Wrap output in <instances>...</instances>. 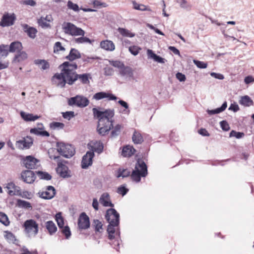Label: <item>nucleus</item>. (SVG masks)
I'll list each match as a JSON object with an SVG mask.
<instances>
[{
    "instance_id": "39",
    "label": "nucleus",
    "mask_w": 254,
    "mask_h": 254,
    "mask_svg": "<svg viewBox=\"0 0 254 254\" xmlns=\"http://www.w3.org/2000/svg\"><path fill=\"white\" fill-rule=\"evenodd\" d=\"M89 74L87 73L77 74V80L78 79L83 84H87L89 82Z\"/></svg>"
},
{
    "instance_id": "12",
    "label": "nucleus",
    "mask_w": 254,
    "mask_h": 254,
    "mask_svg": "<svg viewBox=\"0 0 254 254\" xmlns=\"http://www.w3.org/2000/svg\"><path fill=\"white\" fill-rule=\"evenodd\" d=\"M94 156L93 150L88 151L83 156L81 161V167L86 169L92 164V159Z\"/></svg>"
},
{
    "instance_id": "25",
    "label": "nucleus",
    "mask_w": 254,
    "mask_h": 254,
    "mask_svg": "<svg viewBox=\"0 0 254 254\" xmlns=\"http://www.w3.org/2000/svg\"><path fill=\"white\" fill-rule=\"evenodd\" d=\"M9 52L10 53L17 52L22 51L23 47L21 42L18 41H15L12 42L9 47Z\"/></svg>"
},
{
    "instance_id": "46",
    "label": "nucleus",
    "mask_w": 254,
    "mask_h": 254,
    "mask_svg": "<svg viewBox=\"0 0 254 254\" xmlns=\"http://www.w3.org/2000/svg\"><path fill=\"white\" fill-rule=\"evenodd\" d=\"M109 63L115 67L118 68L119 70L122 69V68L125 65V64L120 61H109Z\"/></svg>"
},
{
    "instance_id": "40",
    "label": "nucleus",
    "mask_w": 254,
    "mask_h": 254,
    "mask_svg": "<svg viewBox=\"0 0 254 254\" xmlns=\"http://www.w3.org/2000/svg\"><path fill=\"white\" fill-rule=\"evenodd\" d=\"M0 222L6 226L9 225L10 223L7 216L2 212H0Z\"/></svg>"
},
{
    "instance_id": "7",
    "label": "nucleus",
    "mask_w": 254,
    "mask_h": 254,
    "mask_svg": "<svg viewBox=\"0 0 254 254\" xmlns=\"http://www.w3.org/2000/svg\"><path fill=\"white\" fill-rule=\"evenodd\" d=\"M68 105L70 106H76L79 108H84L89 104V100L82 95H76L68 99Z\"/></svg>"
},
{
    "instance_id": "59",
    "label": "nucleus",
    "mask_w": 254,
    "mask_h": 254,
    "mask_svg": "<svg viewBox=\"0 0 254 254\" xmlns=\"http://www.w3.org/2000/svg\"><path fill=\"white\" fill-rule=\"evenodd\" d=\"M104 74L106 76L112 75L114 72V70L113 68L111 67H106L104 68Z\"/></svg>"
},
{
    "instance_id": "57",
    "label": "nucleus",
    "mask_w": 254,
    "mask_h": 254,
    "mask_svg": "<svg viewBox=\"0 0 254 254\" xmlns=\"http://www.w3.org/2000/svg\"><path fill=\"white\" fill-rule=\"evenodd\" d=\"M220 125L222 130L224 131H228L230 128L229 124L226 121H222L220 122Z\"/></svg>"
},
{
    "instance_id": "32",
    "label": "nucleus",
    "mask_w": 254,
    "mask_h": 254,
    "mask_svg": "<svg viewBox=\"0 0 254 254\" xmlns=\"http://www.w3.org/2000/svg\"><path fill=\"white\" fill-rule=\"evenodd\" d=\"M239 103L245 106L249 107L253 105L254 102L249 96L246 95L241 98Z\"/></svg>"
},
{
    "instance_id": "13",
    "label": "nucleus",
    "mask_w": 254,
    "mask_h": 254,
    "mask_svg": "<svg viewBox=\"0 0 254 254\" xmlns=\"http://www.w3.org/2000/svg\"><path fill=\"white\" fill-rule=\"evenodd\" d=\"M35 174L31 170L23 171L21 173V178L26 183L32 184L36 179Z\"/></svg>"
},
{
    "instance_id": "34",
    "label": "nucleus",
    "mask_w": 254,
    "mask_h": 254,
    "mask_svg": "<svg viewBox=\"0 0 254 254\" xmlns=\"http://www.w3.org/2000/svg\"><path fill=\"white\" fill-rule=\"evenodd\" d=\"M133 7L134 9L140 11H149L151 10L148 6L137 3L135 1H132Z\"/></svg>"
},
{
    "instance_id": "61",
    "label": "nucleus",
    "mask_w": 254,
    "mask_h": 254,
    "mask_svg": "<svg viewBox=\"0 0 254 254\" xmlns=\"http://www.w3.org/2000/svg\"><path fill=\"white\" fill-rule=\"evenodd\" d=\"M176 76V78L181 82L185 81L186 79L185 75L181 72L177 73Z\"/></svg>"
},
{
    "instance_id": "33",
    "label": "nucleus",
    "mask_w": 254,
    "mask_h": 254,
    "mask_svg": "<svg viewBox=\"0 0 254 254\" xmlns=\"http://www.w3.org/2000/svg\"><path fill=\"white\" fill-rule=\"evenodd\" d=\"M118 31L121 35L124 37L131 38L135 36L134 33L131 32L129 30L126 28L119 27L118 29Z\"/></svg>"
},
{
    "instance_id": "35",
    "label": "nucleus",
    "mask_w": 254,
    "mask_h": 254,
    "mask_svg": "<svg viewBox=\"0 0 254 254\" xmlns=\"http://www.w3.org/2000/svg\"><path fill=\"white\" fill-rule=\"evenodd\" d=\"M132 139L133 142L135 144H140L143 141V139L141 134L135 130L133 133Z\"/></svg>"
},
{
    "instance_id": "52",
    "label": "nucleus",
    "mask_w": 254,
    "mask_h": 254,
    "mask_svg": "<svg viewBox=\"0 0 254 254\" xmlns=\"http://www.w3.org/2000/svg\"><path fill=\"white\" fill-rule=\"evenodd\" d=\"M245 134L242 132H237L235 130H232L229 134V136L231 137H235L237 139H240L244 137Z\"/></svg>"
},
{
    "instance_id": "60",
    "label": "nucleus",
    "mask_w": 254,
    "mask_h": 254,
    "mask_svg": "<svg viewBox=\"0 0 254 254\" xmlns=\"http://www.w3.org/2000/svg\"><path fill=\"white\" fill-rule=\"evenodd\" d=\"M118 103L122 107L125 108V110H124V112L125 113H127L128 114L129 113V111L126 110L127 109H128V105L126 102L122 100H120L118 101Z\"/></svg>"
},
{
    "instance_id": "18",
    "label": "nucleus",
    "mask_w": 254,
    "mask_h": 254,
    "mask_svg": "<svg viewBox=\"0 0 254 254\" xmlns=\"http://www.w3.org/2000/svg\"><path fill=\"white\" fill-rule=\"evenodd\" d=\"M21 27L23 31L27 34L29 38L32 39L35 38L38 32L37 30L35 28L31 27L27 24H22Z\"/></svg>"
},
{
    "instance_id": "27",
    "label": "nucleus",
    "mask_w": 254,
    "mask_h": 254,
    "mask_svg": "<svg viewBox=\"0 0 254 254\" xmlns=\"http://www.w3.org/2000/svg\"><path fill=\"white\" fill-rule=\"evenodd\" d=\"M100 47L101 48L109 51H113L115 49L114 43L112 41L105 40L100 43Z\"/></svg>"
},
{
    "instance_id": "53",
    "label": "nucleus",
    "mask_w": 254,
    "mask_h": 254,
    "mask_svg": "<svg viewBox=\"0 0 254 254\" xmlns=\"http://www.w3.org/2000/svg\"><path fill=\"white\" fill-rule=\"evenodd\" d=\"M93 225L95 227V231L100 232L103 226L102 222L99 220L95 219L93 221Z\"/></svg>"
},
{
    "instance_id": "42",
    "label": "nucleus",
    "mask_w": 254,
    "mask_h": 254,
    "mask_svg": "<svg viewBox=\"0 0 254 254\" xmlns=\"http://www.w3.org/2000/svg\"><path fill=\"white\" fill-rule=\"evenodd\" d=\"M65 49L62 45L60 42H57L55 43L54 46V53H59L60 51H64Z\"/></svg>"
},
{
    "instance_id": "31",
    "label": "nucleus",
    "mask_w": 254,
    "mask_h": 254,
    "mask_svg": "<svg viewBox=\"0 0 254 254\" xmlns=\"http://www.w3.org/2000/svg\"><path fill=\"white\" fill-rule=\"evenodd\" d=\"M227 107V102L225 101L220 108H218L214 110H207V112L210 115L219 114L224 111L226 109Z\"/></svg>"
},
{
    "instance_id": "17",
    "label": "nucleus",
    "mask_w": 254,
    "mask_h": 254,
    "mask_svg": "<svg viewBox=\"0 0 254 254\" xmlns=\"http://www.w3.org/2000/svg\"><path fill=\"white\" fill-rule=\"evenodd\" d=\"M118 215V221L120 223V214L114 208L108 209L105 214V218L108 223L111 222L112 221H116L117 217Z\"/></svg>"
},
{
    "instance_id": "2",
    "label": "nucleus",
    "mask_w": 254,
    "mask_h": 254,
    "mask_svg": "<svg viewBox=\"0 0 254 254\" xmlns=\"http://www.w3.org/2000/svg\"><path fill=\"white\" fill-rule=\"evenodd\" d=\"M60 67H63L61 72L57 73L53 76V78L61 80L58 83V86L62 88L64 87L66 83L69 85H72L77 80V73L75 71L77 69V64L64 62L60 65Z\"/></svg>"
},
{
    "instance_id": "14",
    "label": "nucleus",
    "mask_w": 254,
    "mask_h": 254,
    "mask_svg": "<svg viewBox=\"0 0 254 254\" xmlns=\"http://www.w3.org/2000/svg\"><path fill=\"white\" fill-rule=\"evenodd\" d=\"M118 74L125 79H130L133 77V70L131 67L125 65L119 70Z\"/></svg>"
},
{
    "instance_id": "19",
    "label": "nucleus",
    "mask_w": 254,
    "mask_h": 254,
    "mask_svg": "<svg viewBox=\"0 0 254 254\" xmlns=\"http://www.w3.org/2000/svg\"><path fill=\"white\" fill-rule=\"evenodd\" d=\"M33 144L32 139L30 137H27V138H23L16 141V145L19 149L29 148Z\"/></svg>"
},
{
    "instance_id": "44",
    "label": "nucleus",
    "mask_w": 254,
    "mask_h": 254,
    "mask_svg": "<svg viewBox=\"0 0 254 254\" xmlns=\"http://www.w3.org/2000/svg\"><path fill=\"white\" fill-rule=\"evenodd\" d=\"M74 41L76 43L78 44H82L85 43H91V40L87 37H84V36L77 38H75Z\"/></svg>"
},
{
    "instance_id": "51",
    "label": "nucleus",
    "mask_w": 254,
    "mask_h": 254,
    "mask_svg": "<svg viewBox=\"0 0 254 254\" xmlns=\"http://www.w3.org/2000/svg\"><path fill=\"white\" fill-rule=\"evenodd\" d=\"M141 49L137 46H132L128 48L129 52L133 56H136Z\"/></svg>"
},
{
    "instance_id": "26",
    "label": "nucleus",
    "mask_w": 254,
    "mask_h": 254,
    "mask_svg": "<svg viewBox=\"0 0 254 254\" xmlns=\"http://www.w3.org/2000/svg\"><path fill=\"white\" fill-rule=\"evenodd\" d=\"M80 57L81 54L80 52L77 49L71 48L68 55L66 56L65 59L71 62Z\"/></svg>"
},
{
    "instance_id": "10",
    "label": "nucleus",
    "mask_w": 254,
    "mask_h": 254,
    "mask_svg": "<svg viewBox=\"0 0 254 254\" xmlns=\"http://www.w3.org/2000/svg\"><path fill=\"white\" fill-rule=\"evenodd\" d=\"M24 166L28 169H35L38 166L39 160L32 156H27L22 160Z\"/></svg>"
},
{
    "instance_id": "63",
    "label": "nucleus",
    "mask_w": 254,
    "mask_h": 254,
    "mask_svg": "<svg viewBox=\"0 0 254 254\" xmlns=\"http://www.w3.org/2000/svg\"><path fill=\"white\" fill-rule=\"evenodd\" d=\"M228 110L233 111L234 112H236L239 110V107L237 104H231L230 106L229 107Z\"/></svg>"
},
{
    "instance_id": "21",
    "label": "nucleus",
    "mask_w": 254,
    "mask_h": 254,
    "mask_svg": "<svg viewBox=\"0 0 254 254\" xmlns=\"http://www.w3.org/2000/svg\"><path fill=\"white\" fill-rule=\"evenodd\" d=\"M147 55L148 59L153 60L155 62L158 63L164 64L167 60L157 55L154 52L150 49L147 50Z\"/></svg>"
},
{
    "instance_id": "54",
    "label": "nucleus",
    "mask_w": 254,
    "mask_h": 254,
    "mask_svg": "<svg viewBox=\"0 0 254 254\" xmlns=\"http://www.w3.org/2000/svg\"><path fill=\"white\" fill-rule=\"evenodd\" d=\"M5 239L9 242L14 243L16 241L14 235L11 232H5V235L4 236Z\"/></svg>"
},
{
    "instance_id": "5",
    "label": "nucleus",
    "mask_w": 254,
    "mask_h": 254,
    "mask_svg": "<svg viewBox=\"0 0 254 254\" xmlns=\"http://www.w3.org/2000/svg\"><path fill=\"white\" fill-rule=\"evenodd\" d=\"M62 29L65 34L72 36H83L85 33L82 29L71 22H64L62 25Z\"/></svg>"
},
{
    "instance_id": "43",
    "label": "nucleus",
    "mask_w": 254,
    "mask_h": 254,
    "mask_svg": "<svg viewBox=\"0 0 254 254\" xmlns=\"http://www.w3.org/2000/svg\"><path fill=\"white\" fill-rule=\"evenodd\" d=\"M103 145L102 142H96V143L95 144V146L92 147V150H93V152H96L99 154L103 151Z\"/></svg>"
},
{
    "instance_id": "30",
    "label": "nucleus",
    "mask_w": 254,
    "mask_h": 254,
    "mask_svg": "<svg viewBox=\"0 0 254 254\" xmlns=\"http://www.w3.org/2000/svg\"><path fill=\"white\" fill-rule=\"evenodd\" d=\"M21 118L26 122L34 121L39 118L37 115H33L32 114H28L23 111L20 112Z\"/></svg>"
},
{
    "instance_id": "15",
    "label": "nucleus",
    "mask_w": 254,
    "mask_h": 254,
    "mask_svg": "<svg viewBox=\"0 0 254 254\" xmlns=\"http://www.w3.org/2000/svg\"><path fill=\"white\" fill-rule=\"evenodd\" d=\"M16 19L14 14L9 15L8 13L4 14L0 22V25L2 27L9 26L14 24Z\"/></svg>"
},
{
    "instance_id": "1",
    "label": "nucleus",
    "mask_w": 254,
    "mask_h": 254,
    "mask_svg": "<svg viewBox=\"0 0 254 254\" xmlns=\"http://www.w3.org/2000/svg\"><path fill=\"white\" fill-rule=\"evenodd\" d=\"M94 117L98 120L97 125V131L102 136L108 133L112 128L111 132L112 137H116L121 132V125L118 124L113 127L114 120L113 119L115 115L114 109H106L103 111L99 110L96 108L92 109Z\"/></svg>"
},
{
    "instance_id": "47",
    "label": "nucleus",
    "mask_w": 254,
    "mask_h": 254,
    "mask_svg": "<svg viewBox=\"0 0 254 254\" xmlns=\"http://www.w3.org/2000/svg\"><path fill=\"white\" fill-rule=\"evenodd\" d=\"M67 6L68 9H71L75 12H77L80 9L77 4L73 3L70 0L67 1Z\"/></svg>"
},
{
    "instance_id": "37",
    "label": "nucleus",
    "mask_w": 254,
    "mask_h": 254,
    "mask_svg": "<svg viewBox=\"0 0 254 254\" xmlns=\"http://www.w3.org/2000/svg\"><path fill=\"white\" fill-rule=\"evenodd\" d=\"M36 173L40 179L49 181L52 179L51 175L47 172L39 171Z\"/></svg>"
},
{
    "instance_id": "45",
    "label": "nucleus",
    "mask_w": 254,
    "mask_h": 254,
    "mask_svg": "<svg viewBox=\"0 0 254 254\" xmlns=\"http://www.w3.org/2000/svg\"><path fill=\"white\" fill-rule=\"evenodd\" d=\"M56 220L60 229L64 227V220L61 216V213H57L56 215Z\"/></svg>"
},
{
    "instance_id": "50",
    "label": "nucleus",
    "mask_w": 254,
    "mask_h": 254,
    "mask_svg": "<svg viewBox=\"0 0 254 254\" xmlns=\"http://www.w3.org/2000/svg\"><path fill=\"white\" fill-rule=\"evenodd\" d=\"M39 127L38 128H31L30 130L31 133H33L37 135H40L41 130L43 129L44 127L42 124H38Z\"/></svg>"
},
{
    "instance_id": "6",
    "label": "nucleus",
    "mask_w": 254,
    "mask_h": 254,
    "mask_svg": "<svg viewBox=\"0 0 254 254\" xmlns=\"http://www.w3.org/2000/svg\"><path fill=\"white\" fill-rule=\"evenodd\" d=\"M25 234L28 237L31 236H35L39 231V226L38 223L33 219L26 220L23 225Z\"/></svg>"
},
{
    "instance_id": "9",
    "label": "nucleus",
    "mask_w": 254,
    "mask_h": 254,
    "mask_svg": "<svg viewBox=\"0 0 254 254\" xmlns=\"http://www.w3.org/2000/svg\"><path fill=\"white\" fill-rule=\"evenodd\" d=\"M119 221H118V215L117 217L116 221H112L109 223V225L107 228V232L108 234V238L110 240H112L115 238L114 235V234L120 235V232L119 230Z\"/></svg>"
},
{
    "instance_id": "55",
    "label": "nucleus",
    "mask_w": 254,
    "mask_h": 254,
    "mask_svg": "<svg viewBox=\"0 0 254 254\" xmlns=\"http://www.w3.org/2000/svg\"><path fill=\"white\" fill-rule=\"evenodd\" d=\"M63 117L66 120H70V119L74 117V113L73 111H67L62 113Z\"/></svg>"
},
{
    "instance_id": "11",
    "label": "nucleus",
    "mask_w": 254,
    "mask_h": 254,
    "mask_svg": "<svg viewBox=\"0 0 254 254\" xmlns=\"http://www.w3.org/2000/svg\"><path fill=\"white\" fill-rule=\"evenodd\" d=\"M77 225L79 229L85 230L89 228V218L85 212H82L80 214Z\"/></svg>"
},
{
    "instance_id": "38",
    "label": "nucleus",
    "mask_w": 254,
    "mask_h": 254,
    "mask_svg": "<svg viewBox=\"0 0 254 254\" xmlns=\"http://www.w3.org/2000/svg\"><path fill=\"white\" fill-rule=\"evenodd\" d=\"M17 205L19 207L26 209H31L32 208V205L30 202L24 200L18 199L17 201Z\"/></svg>"
},
{
    "instance_id": "23",
    "label": "nucleus",
    "mask_w": 254,
    "mask_h": 254,
    "mask_svg": "<svg viewBox=\"0 0 254 254\" xmlns=\"http://www.w3.org/2000/svg\"><path fill=\"white\" fill-rule=\"evenodd\" d=\"M99 201L101 204L105 207L110 206L113 207L114 206V204L110 201V195L107 192L103 193L101 195L99 199Z\"/></svg>"
},
{
    "instance_id": "24",
    "label": "nucleus",
    "mask_w": 254,
    "mask_h": 254,
    "mask_svg": "<svg viewBox=\"0 0 254 254\" xmlns=\"http://www.w3.org/2000/svg\"><path fill=\"white\" fill-rule=\"evenodd\" d=\"M27 58V53L23 51H21L15 55L12 60V63L14 64L20 63L26 60Z\"/></svg>"
},
{
    "instance_id": "49",
    "label": "nucleus",
    "mask_w": 254,
    "mask_h": 254,
    "mask_svg": "<svg viewBox=\"0 0 254 254\" xmlns=\"http://www.w3.org/2000/svg\"><path fill=\"white\" fill-rule=\"evenodd\" d=\"M64 126V125L63 123L60 122H52L50 124V127L51 128L53 129H62L63 128Z\"/></svg>"
},
{
    "instance_id": "58",
    "label": "nucleus",
    "mask_w": 254,
    "mask_h": 254,
    "mask_svg": "<svg viewBox=\"0 0 254 254\" xmlns=\"http://www.w3.org/2000/svg\"><path fill=\"white\" fill-rule=\"evenodd\" d=\"M128 191V189H127L125 187L122 186L118 188L117 192L124 196L127 193Z\"/></svg>"
},
{
    "instance_id": "64",
    "label": "nucleus",
    "mask_w": 254,
    "mask_h": 254,
    "mask_svg": "<svg viewBox=\"0 0 254 254\" xmlns=\"http://www.w3.org/2000/svg\"><path fill=\"white\" fill-rule=\"evenodd\" d=\"M23 3L32 6H35L36 4V2L34 0H25L23 1Z\"/></svg>"
},
{
    "instance_id": "29",
    "label": "nucleus",
    "mask_w": 254,
    "mask_h": 254,
    "mask_svg": "<svg viewBox=\"0 0 254 254\" xmlns=\"http://www.w3.org/2000/svg\"><path fill=\"white\" fill-rule=\"evenodd\" d=\"M45 227L50 235H53L57 231V227L52 221H47L45 223Z\"/></svg>"
},
{
    "instance_id": "48",
    "label": "nucleus",
    "mask_w": 254,
    "mask_h": 254,
    "mask_svg": "<svg viewBox=\"0 0 254 254\" xmlns=\"http://www.w3.org/2000/svg\"><path fill=\"white\" fill-rule=\"evenodd\" d=\"M61 232L63 234L66 239H68L71 236L70 228L68 226H66L61 228Z\"/></svg>"
},
{
    "instance_id": "16",
    "label": "nucleus",
    "mask_w": 254,
    "mask_h": 254,
    "mask_svg": "<svg viewBox=\"0 0 254 254\" xmlns=\"http://www.w3.org/2000/svg\"><path fill=\"white\" fill-rule=\"evenodd\" d=\"M56 190L54 187L51 186L47 187L45 191L39 192L40 196L45 199H51L55 195Z\"/></svg>"
},
{
    "instance_id": "36",
    "label": "nucleus",
    "mask_w": 254,
    "mask_h": 254,
    "mask_svg": "<svg viewBox=\"0 0 254 254\" xmlns=\"http://www.w3.org/2000/svg\"><path fill=\"white\" fill-rule=\"evenodd\" d=\"M8 46L5 45H0V58H5L8 54Z\"/></svg>"
},
{
    "instance_id": "8",
    "label": "nucleus",
    "mask_w": 254,
    "mask_h": 254,
    "mask_svg": "<svg viewBox=\"0 0 254 254\" xmlns=\"http://www.w3.org/2000/svg\"><path fill=\"white\" fill-rule=\"evenodd\" d=\"M48 153L49 157L51 159L57 160L58 161V167L57 168V172L58 174H59L61 177L64 178L70 177V175L69 174L68 167L59 161L60 157L59 156L50 155V151L48 152Z\"/></svg>"
},
{
    "instance_id": "41",
    "label": "nucleus",
    "mask_w": 254,
    "mask_h": 254,
    "mask_svg": "<svg viewBox=\"0 0 254 254\" xmlns=\"http://www.w3.org/2000/svg\"><path fill=\"white\" fill-rule=\"evenodd\" d=\"M38 23L43 28H50V24L46 21V19H44V17H41L38 20Z\"/></svg>"
},
{
    "instance_id": "22",
    "label": "nucleus",
    "mask_w": 254,
    "mask_h": 254,
    "mask_svg": "<svg viewBox=\"0 0 254 254\" xmlns=\"http://www.w3.org/2000/svg\"><path fill=\"white\" fill-rule=\"evenodd\" d=\"M5 188L7 189V193L10 195H17L20 190V188L12 182L8 183Z\"/></svg>"
},
{
    "instance_id": "62",
    "label": "nucleus",
    "mask_w": 254,
    "mask_h": 254,
    "mask_svg": "<svg viewBox=\"0 0 254 254\" xmlns=\"http://www.w3.org/2000/svg\"><path fill=\"white\" fill-rule=\"evenodd\" d=\"M210 75L212 77H214L217 79H218L222 80L224 78V75L220 73H215V72H211Z\"/></svg>"
},
{
    "instance_id": "56",
    "label": "nucleus",
    "mask_w": 254,
    "mask_h": 254,
    "mask_svg": "<svg viewBox=\"0 0 254 254\" xmlns=\"http://www.w3.org/2000/svg\"><path fill=\"white\" fill-rule=\"evenodd\" d=\"M193 63L197 67L199 68H205L207 66V64L206 63L196 60H193Z\"/></svg>"
},
{
    "instance_id": "20",
    "label": "nucleus",
    "mask_w": 254,
    "mask_h": 254,
    "mask_svg": "<svg viewBox=\"0 0 254 254\" xmlns=\"http://www.w3.org/2000/svg\"><path fill=\"white\" fill-rule=\"evenodd\" d=\"M105 98H108L109 100H116L117 99V97L114 95L105 92H97L93 97V99L96 100H101Z\"/></svg>"
},
{
    "instance_id": "3",
    "label": "nucleus",
    "mask_w": 254,
    "mask_h": 254,
    "mask_svg": "<svg viewBox=\"0 0 254 254\" xmlns=\"http://www.w3.org/2000/svg\"><path fill=\"white\" fill-rule=\"evenodd\" d=\"M148 174L147 167L145 163L141 159H138L135 163L134 169L131 174L127 169L119 168L116 177L117 178H125L130 176L132 181L138 183L141 177H145Z\"/></svg>"
},
{
    "instance_id": "28",
    "label": "nucleus",
    "mask_w": 254,
    "mask_h": 254,
    "mask_svg": "<svg viewBox=\"0 0 254 254\" xmlns=\"http://www.w3.org/2000/svg\"><path fill=\"white\" fill-rule=\"evenodd\" d=\"M135 152V149L131 146L126 145L123 148L122 155L124 157H130Z\"/></svg>"
},
{
    "instance_id": "4",
    "label": "nucleus",
    "mask_w": 254,
    "mask_h": 254,
    "mask_svg": "<svg viewBox=\"0 0 254 254\" xmlns=\"http://www.w3.org/2000/svg\"><path fill=\"white\" fill-rule=\"evenodd\" d=\"M57 151L61 155L66 158L72 157L75 153L73 146L62 142H58L56 144Z\"/></svg>"
}]
</instances>
